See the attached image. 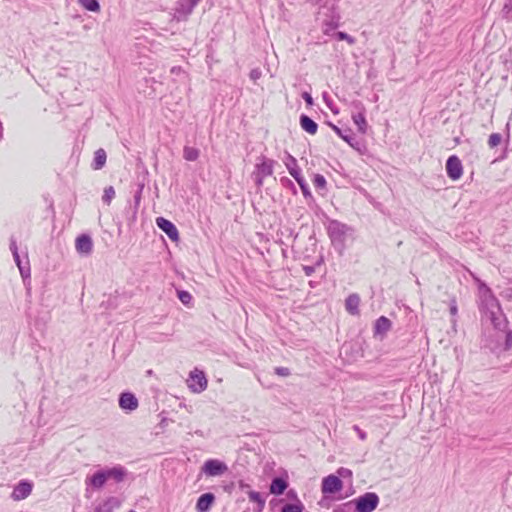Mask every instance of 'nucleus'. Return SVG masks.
Here are the masks:
<instances>
[{
  "instance_id": "3c124183",
  "label": "nucleus",
  "mask_w": 512,
  "mask_h": 512,
  "mask_svg": "<svg viewBox=\"0 0 512 512\" xmlns=\"http://www.w3.org/2000/svg\"><path fill=\"white\" fill-rule=\"evenodd\" d=\"M250 498H251L252 500H256V494H255V493H251V494H250Z\"/></svg>"
},
{
  "instance_id": "37998d69",
  "label": "nucleus",
  "mask_w": 512,
  "mask_h": 512,
  "mask_svg": "<svg viewBox=\"0 0 512 512\" xmlns=\"http://www.w3.org/2000/svg\"><path fill=\"white\" fill-rule=\"evenodd\" d=\"M303 270H304L306 276H311L315 271L313 266H304Z\"/></svg>"
},
{
  "instance_id": "6e6552de",
  "label": "nucleus",
  "mask_w": 512,
  "mask_h": 512,
  "mask_svg": "<svg viewBox=\"0 0 512 512\" xmlns=\"http://www.w3.org/2000/svg\"><path fill=\"white\" fill-rule=\"evenodd\" d=\"M291 162L293 166L287 165L290 175L296 180V182L299 184L301 191L305 197H310L311 193L308 187V184L306 183L305 179L300 173V170L297 167L295 158L291 157Z\"/></svg>"
},
{
  "instance_id": "c9c22d12",
  "label": "nucleus",
  "mask_w": 512,
  "mask_h": 512,
  "mask_svg": "<svg viewBox=\"0 0 512 512\" xmlns=\"http://www.w3.org/2000/svg\"><path fill=\"white\" fill-rule=\"evenodd\" d=\"M352 507V501L346 502L338 507H336L333 512H349Z\"/></svg>"
},
{
  "instance_id": "473e14b6",
  "label": "nucleus",
  "mask_w": 512,
  "mask_h": 512,
  "mask_svg": "<svg viewBox=\"0 0 512 512\" xmlns=\"http://www.w3.org/2000/svg\"><path fill=\"white\" fill-rule=\"evenodd\" d=\"M502 137L499 133H492L488 139V145L490 148H494L501 143Z\"/></svg>"
},
{
  "instance_id": "4c0bfd02",
  "label": "nucleus",
  "mask_w": 512,
  "mask_h": 512,
  "mask_svg": "<svg viewBox=\"0 0 512 512\" xmlns=\"http://www.w3.org/2000/svg\"><path fill=\"white\" fill-rule=\"evenodd\" d=\"M512 348V330L508 331L506 334L504 349L510 350Z\"/></svg>"
},
{
  "instance_id": "f3484780",
  "label": "nucleus",
  "mask_w": 512,
  "mask_h": 512,
  "mask_svg": "<svg viewBox=\"0 0 512 512\" xmlns=\"http://www.w3.org/2000/svg\"><path fill=\"white\" fill-rule=\"evenodd\" d=\"M214 495L212 493H205L201 495L197 501L196 509L198 512H206L210 509L214 502Z\"/></svg>"
},
{
  "instance_id": "72a5a7b5",
  "label": "nucleus",
  "mask_w": 512,
  "mask_h": 512,
  "mask_svg": "<svg viewBox=\"0 0 512 512\" xmlns=\"http://www.w3.org/2000/svg\"><path fill=\"white\" fill-rule=\"evenodd\" d=\"M178 298L185 305H188L192 300L191 294L187 291H178Z\"/></svg>"
},
{
  "instance_id": "9b49d317",
  "label": "nucleus",
  "mask_w": 512,
  "mask_h": 512,
  "mask_svg": "<svg viewBox=\"0 0 512 512\" xmlns=\"http://www.w3.org/2000/svg\"><path fill=\"white\" fill-rule=\"evenodd\" d=\"M108 477L106 474V470H99L95 472L92 476L87 477L85 482L87 485L92 486L95 489H100L104 486V484L107 482Z\"/></svg>"
},
{
  "instance_id": "39448f33",
  "label": "nucleus",
  "mask_w": 512,
  "mask_h": 512,
  "mask_svg": "<svg viewBox=\"0 0 512 512\" xmlns=\"http://www.w3.org/2000/svg\"><path fill=\"white\" fill-rule=\"evenodd\" d=\"M228 470L227 465L219 460L211 459L204 463L202 471L207 476H220Z\"/></svg>"
},
{
  "instance_id": "c03bdc74",
  "label": "nucleus",
  "mask_w": 512,
  "mask_h": 512,
  "mask_svg": "<svg viewBox=\"0 0 512 512\" xmlns=\"http://www.w3.org/2000/svg\"><path fill=\"white\" fill-rule=\"evenodd\" d=\"M20 270V274L23 278L29 277L30 273L29 270H25L22 266L18 267Z\"/></svg>"
},
{
  "instance_id": "2f4dec72",
  "label": "nucleus",
  "mask_w": 512,
  "mask_h": 512,
  "mask_svg": "<svg viewBox=\"0 0 512 512\" xmlns=\"http://www.w3.org/2000/svg\"><path fill=\"white\" fill-rule=\"evenodd\" d=\"M313 184L317 189H324L326 187V179L321 174H315L313 178Z\"/></svg>"
},
{
  "instance_id": "4468645a",
  "label": "nucleus",
  "mask_w": 512,
  "mask_h": 512,
  "mask_svg": "<svg viewBox=\"0 0 512 512\" xmlns=\"http://www.w3.org/2000/svg\"><path fill=\"white\" fill-rule=\"evenodd\" d=\"M93 247L92 240L87 235H81L76 239V250L81 253L88 255L91 253Z\"/></svg>"
},
{
  "instance_id": "a211bd4d",
  "label": "nucleus",
  "mask_w": 512,
  "mask_h": 512,
  "mask_svg": "<svg viewBox=\"0 0 512 512\" xmlns=\"http://www.w3.org/2000/svg\"><path fill=\"white\" fill-rule=\"evenodd\" d=\"M391 325H392V323L387 317H385V316L379 317L376 320L375 325H374V334L375 335L386 334L390 330Z\"/></svg>"
},
{
  "instance_id": "f8f14e48",
  "label": "nucleus",
  "mask_w": 512,
  "mask_h": 512,
  "mask_svg": "<svg viewBox=\"0 0 512 512\" xmlns=\"http://www.w3.org/2000/svg\"><path fill=\"white\" fill-rule=\"evenodd\" d=\"M32 491V485L29 482H20L12 492V498L15 501H20L27 498Z\"/></svg>"
},
{
  "instance_id": "cd10ccee",
  "label": "nucleus",
  "mask_w": 512,
  "mask_h": 512,
  "mask_svg": "<svg viewBox=\"0 0 512 512\" xmlns=\"http://www.w3.org/2000/svg\"><path fill=\"white\" fill-rule=\"evenodd\" d=\"M304 506L298 501L297 503H287L281 508V512H303Z\"/></svg>"
},
{
  "instance_id": "e433bc0d",
  "label": "nucleus",
  "mask_w": 512,
  "mask_h": 512,
  "mask_svg": "<svg viewBox=\"0 0 512 512\" xmlns=\"http://www.w3.org/2000/svg\"><path fill=\"white\" fill-rule=\"evenodd\" d=\"M275 373L281 377H287L291 374L290 369L287 367H276Z\"/></svg>"
},
{
  "instance_id": "7c9ffc66",
  "label": "nucleus",
  "mask_w": 512,
  "mask_h": 512,
  "mask_svg": "<svg viewBox=\"0 0 512 512\" xmlns=\"http://www.w3.org/2000/svg\"><path fill=\"white\" fill-rule=\"evenodd\" d=\"M503 18L512 20V0H507L502 9Z\"/></svg>"
},
{
  "instance_id": "c756f323",
  "label": "nucleus",
  "mask_w": 512,
  "mask_h": 512,
  "mask_svg": "<svg viewBox=\"0 0 512 512\" xmlns=\"http://www.w3.org/2000/svg\"><path fill=\"white\" fill-rule=\"evenodd\" d=\"M350 106L352 108V113H362V114H365L366 112V108L364 106V104L360 101V100H353L351 103H350Z\"/></svg>"
},
{
  "instance_id": "20e7f679",
  "label": "nucleus",
  "mask_w": 512,
  "mask_h": 512,
  "mask_svg": "<svg viewBox=\"0 0 512 512\" xmlns=\"http://www.w3.org/2000/svg\"><path fill=\"white\" fill-rule=\"evenodd\" d=\"M350 227L340 221L332 220L328 225V234L333 243L343 244Z\"/></svg>"
},
{
  "instance_id": "6ab92c4d",
  "label": "nucleus",
  "mask_w": 512,
  "mask_h": 512,
  "mask_svg": "<svg viewBox=\"0 0 512 512\" xmlns=\"http://www.w3.org/2000/svg\"><path fill=\"white\" fill-rule=\"evenodd\" d=\"M300 126L304 131L311 135L316 134L318 129L317 123L307 115L300 116Z\"/></svg>"
},
{
  "instance_id": "9d476101",
  "label": "nucleus",
  "mask_w": 512,
  "mask_h": 512,
  "mask_svg": "<svg viewBox=\"0 0 512 512\" xmlns=\"http://www.w3.org/2000/svg\"><path fill=\"white\" fill-rule=\"evenodd\" d=\"M156 224L172 241L177 242L179 240V232L171 221L163 217H158Z\"/></svg>"
},
{
  "instance_id": "aec40b11",
  "label": "nucleus",
  "mask_w": 512,
  "mask_h": 512,
  "mask_svg": "<svg viewBox=\"0 0 512 512\" xmlns=\"http://www.w3.org/2000/svg\"><path fill=\"white\" fill-rule=\"evenodd\" d=\"M105 470H106L108 480L113 479L116 482H121L124 480V478L126 476L125 469L120 466H116V467L105 469Z\"/></svg>"
},
{
  "instance_id": "8fccbe9b",
  "label": "nucleus",
  "mask_w": 512,
  "mask_h": 512,
  "mask_svg": "<svg viewBox=\"0 0 512 512\" xmlns=\"http://www.w3.org/2000/svg\"><path fill=\"white\" fill-rule=\"evenodd\" d=\"M15 248H17V245L14 241H12L11 246H10L11 251L13 252L15 250Z\"/></svg>"
},
{
  "instance_id": "393cba45",
  "label": "nucleus",
  "mask_w": 512,
  "mask_h": 512,
  "mask_svg": "<svg viewBox=\"0 0 512 512\" xmlns=\"http://www.w3.org/2000/svg\"><path fill=\"white\" fill-rule=\"evenodd\" d=\"M105 163H106V152L103 149H98L95 152L93 169L99 170L105 165Z\"/></svg>"
},
{
  "instance_id": "f03ea898",
  "label": "nucleus",
  "mask_w": 512,
  "mask_h": 512,
  "mask_svg": "<svg viewBox=\"0 0 512 512\" xmlns=\"http://www.w3.org/2000/svg\"><path fill=\"white\" fill-rule=\"evenodd\" d=\"M353 504L357 512H373L379 504V497L374 492H367L352 500Z\"/></svg>"
},
{
  "instance_id": "a878e982",
  "label": "nucleus",
  "mask_w": 512,
  "mask_h": 512,
  "mask_svg": "<svg viewBox=\"0 0 512 512\" xmlns=\"http://www.w3.org/2000/svg\"><path fill=\"white\" fill-rule=\"evenodd\" d=\"M78 3L87 11L98 13L100 11V4L97 0H77Z\"/></svg>"
},
{
  "instance_id": "bb28decb",
  "label": "nucleus",
  "mask_w": 512,
  "mask_h": 512,
  "mask_svg": "<svg viewBox=\"0 0 512 512\" xmlns=\"http://www.w3.org/2000/svg\"><path fill=\"white\" fill-rule=\"evenodd\" d=\"M183 157L187 161H195L199 157V150L194 147L186 146L183 150Z\"/></svg>"
},
{
  "instance_id": "1a4fd4ad",
  "label": "nucleus",
  "mask_w": 512,
  "mask_h": 512,
  "mask_svg": "<svg viewBox=\"0 0 512 512\" xmlns=\"http://www.w3.org/2000/svg\"><path fill=\"white\" fill-rule=\"evenodd\" d=\"M200 0H179L175 9L177 18L186 19Z\"/></svg>"
},
{
  "instance_id": "7ed1b4c3",
  "label": "nucleus",
  "mask_w": 512,
  "mask_h": 512,
  "mask_svg": "<svg viewBox=\"0 0 512 512\" xmlns=\"http://www.w3.org/2000/svg\"><path fill=\"white\" fill-rule=\"evenodd\" d=\"M187 386L193 393H201L206 390L208 381L203 371L195 368L189 374Z\"/></svg>"
},
{
  "instance_id": "ddd939ff",
  "label": "nucleus",
  "mask_w": 512,
  "mask_h": 512,
  "mask_svg": "<svg viewBox=\"0 0 512 512\" xmlns=\"http://www.w3.org/2000/svg\"><path fill=\"white\" fill-rule=\"evenodd\" d=\"M119 405L124 410L133 411L138 407V400L132 393H123L119 398Z\"/></svg>"
},
{
  "instance_id": "f257e3e1",
  "label": "nucleus",
  "mask_w": 512,
  "mask_h": 512,
  "mask_svg": "<svg viewBox=\"0 0 512 512\" xmlns=\"http://www.w3.org/2000/svg\"><path fill=\"white\" fill-rule=\"evenodd\" d=\"M478 284V308L483 321H489L494 329L505 331L508 320L502 311L501 305L492 290L480 279L475 278Z\"/></svg>"
},
{
  "instance_id": "a19ab883",
  "label": "nucleus",
  "mask_w": 512,
  "mask_h": 512,
  "mask_svg": "<svg viewBox=\"0 0 512 512\" xmlns=\"http://www.w3.org/2000/svg\"><path fill=\"white\" fill-rule=\"evenodd\" d=\"M458 312V309H457V305H456V301L453 300L450 304V313L451 315L455 316Z\"/></svg>"
},
{
  "instance_id": "5701e85b",
  "label": "nucleus",
  "mask_w": 512,
  "mask_h": 512,
  "mask_svg": "<svg viewBox=\"0 0 512 512\" xmlns=\"http://www.w3.org/2000/svg\"><path fill=\"white\" fill-rule=\"evenodd\" d=\"M120 504L121 502L118 498L110 497L98 507V512H113Z\"/></svg>"
},
{
  "instance_id": "49530a36",
  "label": "nucleus",
  "mask_w": 512,
  "mask_h": 512,
  "mask_svg": "<svg viewBox=\"0 0 512 512\" xmlns=\"http://www.w3.org/2000/svg\"><path fill=\"white\" fill-rule=\"evenodd\" d=\"M257 503H258V511H259L260 508L264 505L265 501L260 499V496L258 495Z\"/></svg>"
},
{
  "instance_id": "0eeeda50",
  "label": "nucleus",
  "mask_w": 512,
  "mask_h": 512,
  "mask_svg": "<svg viewBox=\"0 0 512 512\" xmlns=\"http://www.w3.org/2000/svg\"><path fill=\"white\" fill-rule=\"evenodd\" d=\"M342 488V480L335 475H329L322 480L321 489L323 494H334L342 490Z\"/></svg>"
},
{
  "instance_id": "b1692460",
  "label": "nucleus",
  "mask_w": 512,
  "mask_h": 512,
  "mask_svg": "<svg viewBox=\"0 0 512 512\" xmlns=\"http://www.w3.org/2000/svg\"><path fill=\"white\" fill-rule=\"evenodd\" d=\"M352 120H353L354 124L357 126L358 131L361 134H365L367 131V128H368L365 114L352 113Z\"/></svg>"
},
{
  "instance_id": "ea45409f",
  "label": "nucleus",
  "mask_w": 512,
  "mask_h": 512,
  "mask_svg": "<svg viewBox=\"0 0 512 512\" xmlns=\"http://www.w3.org/2000/svg\"><path fill=\"white\" fill-rule=\"evenodd\" d=\"M302 98L305 100V102L308 104V105H312L313 104V98L311 96L310 93L308 92H304L302 94Z\"/></svg>"
},
{
  "instance_id": "dca6fc26",
  "label": "nucleus",
  "mask_w": 512,
  "mask_h": 512,
  "mask_svg": "<svg viewBox=\"0 0 512 512\" xmlns=\"http://www.w3.org/2000/svg\"><path fill=\"white\" fill-rule=\"evenodd\" d=\"M360 297L358 294H350L345 300V308L351 315L359 314Z\"/></svg>"
},
{
  "instance_id": "c85d7f7f",
  "label": "nucleus",
  "mask_w": 512,
  "mask_h": 512,
  "mask_svg": "<svg viewBox=\"0 0 512 512\" xmlns=\"http://www.w3.org/2000/svg\"><path fill=\"white\" fill-rule=\"evenodd\" d=\"M114 196H115V190L112 186H109L104 189V194H103L102 199L107 205H109L111 203L112 199L114 198Z\"/></svg>"
},
{
  "instance_id": "de8ad7c7",
  "label": "nucleus",
  "mask_w": 512,
  "mask_h": 512,
  "mask_svg": "<svg viewBox=\"0 0 512 512\" xmlns=\"http://www.w3.org/2000/svg\"><path fill=\"white\" fill-rule=\"evenodd\" d=\"M338 473H339L341 476H343V475H344V474H346V473H350V471H349V470H347V469H345V468H341V469H339V470H338Z\"/></svg>"
},
{
  "instance_id": "412c9836",
  "label": "nucleus",
  "mask_w": 512,
  "mask_h": 512,
  "mask_svg": "<svg viewBox=\"0 0 512 512\" xmlns=\"http://www.w3.org/2000/svg\"><path fill=\"white\" fill-rule=\"evenodd\" d=\"M275 161L271 159L263 158L261 164H258V177L261 176H270L273 173V166Z\"/></svg>"
},
{
  "instance_id": "f704fd0d",
  "label": "nucleus",
  "mask_w": 512,
  "mask_h": 512,
  "mask_svg": "<svg viewBox=\"0 0 512 512\" xmlns=\"http://www.w3.org/2000/svg\"><path fill=\"white\" fill-rule=\"evenodd\" d=\"M337 38L339 40H345V41H347L351 45L355 43V39L353 37H351L350 35H348L347 33H345V32L339 31L337 33Z\"/></svg>"
},
{
  "instance_id": "603ef678",
  "label": "nucleus",
  "mask_w": 512,
  "mask_h": 512,
  "mask_svg": "<svg viewBox=\"0 0 512 512\" xmlns=\"http://www.w3.org/2000/svg\"><path fill=\"white\" fill-rule=\"evenodd\" d=\"M135 201H136V204H138V203H139V201H140V195H138V196H136V197H135Z\"/></svg>"
},
{
  "instance_id": "79ce46f5",
  "label": "nucleus",
  "mask_w": 512,
  "mask_h": 512,
  "mask_svg": "<svg viewBox=\"0 0 512 512\" xmlns=\"http://www.w3.org/2000/svg\"><path fill=\"white\" fill-rule=\"evenodd\" d=\"M13 257H14V260H15L17 266L20 267L21 266V260H20V256L18 254V249L17 248H15V250L13 251Z\"/></svg>"
},
{
  "instance_id": "09e8293b",
  "label": "nucleus",
  "mask_w": 512,
  "mask_h": 512,
  "mask_svg": "<svg viewBox=\"0 0 512 512\" xmlns=\"http://www.w3.org/2000/svg\"><path fill=\"white\" fill-rule=\"evenodd\" d=\"M308 2H310L311 4L313 5H317L319 4L322 0H307Z\"/></svg>"
},
{
  "instance_id": "423d86ee",
  "label": "nucleus",
  "mask_w": 512,
  "mask_h": 512,
  "mask_svg": "<svg viewBox=\"0 0 512 512\" xmlns=\"http://www.w3.org/2000/svg\"><path fill=\"white\" fill-rule=\"evenodd\" d=\"M446 172L448 177L452 180H458L461 178L463 174V166L457 156L452 155L447 159Z\"/></svg>"
},
{
  "instance_id": "a18cd8bd",
  "label": "nucleus",
  "mask_w": 512,
  "mask_h": 512,
  "mask_svg": "<svg viewBox=\"0 0 512 512\" xmlns=\"http://www.w3.org/2000/svg\"><path fill=\"white\" fill-rule=\"evenodd\" d=\"M506 501L509 503V506H512V488L505 495Z\"/></svg>"
},
{
  "instance_id": "4be33fe9",
  "label": "nucleus",
  "mask_w": 512,
  "mask_h": 512,
  "mask_svg": "<svg viewBox=\"0 0 512 512\" xmlns=\"http://www.w3.org/2000/svg\"><path fill=\"white\" fill-rule=\"evenodd\" d=\"M287 482L280 478L276 477L272 480L270 485V492L274 495H281L287 488Z\"/></svg>"
},
{
  "instance_id": "864d4df0",
  "label": "nucleus",
  "mask_w": 512,
  "mask_h": 512,
  "mask_svg": "<svg viewBox=\"0 0 512 512\" xmlns=\"http://www.w3.org/2000/svg\"><path fill=\"white\" fill-rule=\"evenodd\" d=\"M257 185H258V186H260V185H261V180H260V179H258Z\"/></svg>"
},
{
  "instance_id": "58836bf2",
  "label": "nucleus",
  "mask_w": 512,
  "mask_h": 512,
  "mask_svg": "<svg viewBox=\"0 0 512 512\" xmlns=\"http://www.w3.org/2000/svg\"><path fill=\"white\" fill-rule=\"evenodd\" d=\"M353 430L358 434L359 438L364 441L367 438L366 432L360 429L358 425L353 426Z\"/></svg>"
},
{
  "instance_id": "2eb2a0df",
  "label": "nucleus",
  "mask_w": 512,
  "mask_h": 512,
  "mask_svg": "<svg viewBox=\"0 0 512 512\" xmlns=\"http://www.w3.org/2000/svg\"><path fill=\"white\" fill-rule=\"evenodd\" d=\"M330 126L332 127L333 131L339 136L341 137L345 142H347L351 147L353 148H356V146L358 145V142L355 140V138L353 137V134H352V131L350 129H347V130H342L341 128H339L338 126L334 125V124H330Z\"/></svg>"
}]
</instances>
